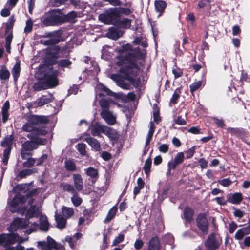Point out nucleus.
Here are the masks:
<instances>
[{"mask_svg": "<svg viewBox=\"0 0 250 250\" xmlns=\"http://www.w3.org/2000/svg\"><path fill=\"white\" fill-rule=\"evenodd\" d=\"M39 72L41 76L39 77L43 81L36 83L33 85V89L35 91H39L49 88H53L59 84L57 76L58 72L53 70L52 67L47 66H41Z\"/></svg>", "mask_w": 250, "mask_h": 250, "instance_id": "obj_1", "label": "nucleus"}, {"mask_svg": "<svg viewBox=\"0 0 250 250\" xmlns=\"http://www.w3.org/2000/svg\"><path fill=\"white\" fill-rule=\"evenodd\" d=\"M120 72L123 75L125 79L129 81L134 87H137L140 85V79L136 78L139 73V69L135 63H131L122 67Z\"/></svg>", "mask_w": 250, "mask_h": 250, "instance_id": "obj_2", "label": "nucleus"}, {"mask_svg": "<svg viewBox=\"0 0 250 250\" xmlns=\"http://www.w3.org/2000/svg\"><path fill=\"white\" fill-rule=\"evenodd\" d=\"M27 137L32 139V141H27L22 144L21 150V156L22 159H26V155H30L29 153H26L27 151H32L38 147L39 145H43L46 144V140L41 138H35L32 134H28Z\"/></svg>", "mask_w": 250, "mask_h": 250, "instance_id": "obj_3", "label": "nucleus"}, {"mask_svg": "<svg viewBox=\"0 0 250 250\" xmlns=\"http://www.w3.org/2000/svg\"><path fill=\"white\" fill-rule=\"evenodd\" d=\"M120 16L117 8H111L105 13L100 14L99 19L107 24H114L118 22Z\"/></svg>", "mask_w": 250, "mask_h": 250, "instance_id": "obj_4", "label": "nucleus"}, {"mask_svg": "<svg viewBox=\"0 0 250 250\" xmlns=\"http://www.w3.org/2000/svg\"><path fill=\"white\" fill-rule=\"evenodd\" d=\"M25 202V197L21 195H17L13 199L8 202L9 207L10 208V211L14 213L15 212H20L23 215L26 210V207H22L20 208V205H22Z\"/></svg>", "mask_w": 250, "mask_h": 250, "instance_id": "obj_5", "label": "nucleus"}, {"mask_svg": "<svg viewBox=\"0 0 250 250\" xmlns=\"http://www.w3.org/2000/svg\"><path fill=\"white\" fill-rule=\"evenodd\" d=\"M17 241L22 243L24 241L21 238H19L17 234H1L0 235V244L5 247L15 244Z\"/></svg>", "mask_w": 250, "mask_h": 250, "instance_id": "obj_6", "label": "nucleus"}, {"mask_svg": "<svg viewBox=\"0 0 250 250\" xmlns=\"http://www.w3.org/2000/svg\"><path fill=\"white\" fill-rule=\"evenodd\" d=\"M221 242L222 240L218 235L211 234L208 236L205 245L208 250H215L219 248Z\"/></svg>", "mask_w": 250, "mask_h": 250, "instance_id": "obj_7", "label": "nucleus"}, {"mask_svg": "<svg viewBox=\"0 0 250 250\" xmlns=\"http://www.w3.org/2000/svg\"><path fill=\"white\" fill-rule=\"evenodd\" d=\"M196 224L203 233L207 234L208 233V223L205 214L201 213L197 216Z\"/></svg>", "mask_w": 250, "mask_h": 250, "instance_id": "obj_8", "label": "nucleus"}, {"mask_svg": "<svg viewBox=\"0 0 250 250\" xmlns=\"http://www.w3.org/2000/svg\"><path fill=\"white\" fill-rule=\"evenodd\" d=\"M44 37L50 38L49 39L47 40H41V42L45 45H54L60 42V36L57 32L46 33Z\"/></svg>", "mask_w": 250, "mask_h": 250, "instance_id": "obj_9", "label": "nucleus"}, {"mask_svg": "<svg viewBox=\"0 0 250 250\" xmlns=\"http://www.w3.org/2000/svg\"><path fill=\"white\" fill-rule=\"evenodd\" d=\"M184 160V154L183 152H180L176 154L173 160L169 161L167 164L168 170L174 169L176 167L182 164Z\"/></svg>", "mask_w": 250, "mask_h": 250, "instance_id": "obj_10", "label": "nucleus"}, {"mask_svg": "<svg viewBox=\"0 0 250 250\" xmlns=\"http://www.w3.org/2000/svg\"><path fill=\"white\" fill-rule=\"evenodd\" d=\"M27 121L35 126V125L46 124L48 120L46 116L33 115L28 117Z\"/></svg>", "mask_w": 250, "mask_h": 250, "instance_id": "obj_11", "label": "nucleus"}, {"mask_svg": "<svg viewBox=\"0 0 250 250\" xmlns=\"http://www.w3.org/2000/svg\"><path fill=\"white\" fill-rule=\"evenodd\" d=\"M101 117L109 125H113L116 122V116L109 110L101 111Z\"/></svg>", "mask_w": 250, "mask_h": 250, "instance_id": "obj_12", "label": "nucleus"}, {"mask_svg": "<svg viewBox=\"0 0 250 250\" xmlns=\"http://www.w3.org/2000/svg\"><path fill=\"white\" fill-rule=\"evenodd\" d=\"M110 78L116 83L118 86L122 89L128 90L130 89V84L127 83L121 79V76L118 74H111Z\"/></svg>", "mask_w": 250, "mask_h": 250, "instance_id": "obj_13", "label": "nucleus"}, {"mask_svg": "<svg viewBox=\"0 0 250 250\" xmlns=\"http://www.w3.org/2000/svg\"><path fill=\"white\" fill-rule=\"evenodd\" d=\"M61 23H62V18L57 15H51L43 21V24L46 26H52Z\"/></svg>", "mask_w": 250, "mask_h": 250, "instance_id": "obj_14", "label": "nucleus"}, {"mask_svg": "<svg viewBox=\"0 0 250 250\" xmlns=\"http://www.w3.org/2000/svg\"><path fill=\"white\" fill-rule=\"evenodd\" d=\"M106 126L101 125L98 123L92 125L90 127L91 134L94 136H100L101 133L105 132Z\"/></svg>", "mask_w": 250, "mask_h": 250, "instance_id": "obj_15", "label": "nucleus"}, {"mask_svg": "<svg viewBox=\"0 0 250 250\" xmlns=\"http://www.w3.org/2000/svg\"><path fill=\"white\" fill-rule=\"evenodd\" d=\"M28 225V222L24 219L20 218H15L11 224V227L12 229L16 230L19 228H26Z\"/></svg>", "mask_w": 250, "mask_h": 250, "instance_id": "obj_16", "label": "nucleus"}, {"mask_svg": "<svg viewBox=\"0 0 250 250\" xmlns=\"http://www.w3.org/2000/svg\"><path fill=\"white\" fill-rule=\"evenodd\" d=\"M243 200L242 195L241 193L236 192L230 194L227 196V202L232 204H239Z\"/></svg>", "mask_w": 250, "mask_h": 250, "instance_id": "obj_17", "label": "nucleus"}, {"mask_svg": "<svg viewBox=\"0 0 250 250\" xmlns=\"http://www.w3.org/2000/svg\"><path fill=\"white\" fill-rule=\"evenodd\" d=\"M84 140L86 141L95 151H99L100 150V144L96 139L93 137H88L85 138Z\"/></svg>", "mask_w": 250, "mask_h": 250, "instance_id": "obj_18", "label": "nucleus"}, {"mask_svg": "<svg viewBox=\"0 0 250 250\" xmlns=\"http://www.w3.org/2000/svg\"><path fill=\"white\" fill-rule=\"evenodd\" d=\"M74 186L76 190L81 191L83 188V182L82 176L78 174L73 175Z\"/></svg>", "mask_w": 250, "mask_h": 250, "instance_id": "obj_19", "label": "nucleus"}, {"mask_svg": "<svg viewBox=\"0 0 250 250\" xmlns=\"http://www.w3.org/2000/svg\"><path fill=\"white\" fill-rule=\"evenodd\" d=\"M111 104H114V102L110 98L102 99L99 101V104L102 109L101 111L109 110V108Z\"/></svg>", "mask_w": 250, "mask_h": 250, "instance_id": "obj_20", "label": "nucleus"}, {"mask_svg": "<svg viewBox=\"0 0 250 250\" xmlns=\"http://www.w3.org/2000/svg\"><path fill=\"white\" fill-rule=\"evenodd\" d=\"M53 99V96L51 94L46 95H43L38 98L37 100V104L39 106H42L44 104L51 102Z\"/></svg>", "mask_w": 250, "mask_h": 250, "instance_id": "obj_21", "label": "nucleus"}, {"mask_svg": "<svg viewBox=\"0 0 250 250\" xmlns=\"http://www.w3.org/2000/svg\"><path fill=\"white\" fill-rule=\"evenodd\" d=\"M82 234L81 233H76L73 237L67 236L65 238V240L69 243L70 247L72 249H74L76 245V241L81 237Z\"/></svg>", "mask_w": 250, "mask_h": 250, "instance_id": "obj_22", "label": "nucleus"}, {"mask_svg": "<svg viewBox=\"0 0 250 250\" xmlns=\"http://www.w3.org/2000/svg\"><path fill=\"white\" fill-rule=\"evenodd\" d=\"M107 34L109 38L116 40L122 36L123 33L116 28L111 27L109 28Z\"/></svg>", "mask_w": 250, "mask_h": 250, "instance_id": "obj_23", "label": "nucleus"}, {"mask_svg": "<svg viewBox=\"0 0 250 250\" xmlns=\"http://www.w3.org/2000/svg\"><path fill=\"white\" fill-rule=\"evenodd\" d=\"M14 138L12 135H10L5 137L1 143V146L5 147V149L9 148L11 150V146L13 144Z\"/></svg>", "mask_w": 250, "mask_h": 250, "instance_id": "obj_24", "label": "nucleus"}, {"mask_svg": "<svg viewBox=\"0 0 250 250\" xmlns=\"http://www.w3.org/2000/svg\"><path fill=\"white\" fill-rule=\"evenodd\" d=\"M154 4L155 10L159 13L158 16H160L166 7V2L163 0H156Z\"/></svg>", "mask_w": 250, "mask_h": 250, "instance_id": "obj_25", "label": "nucleus"}, {"mask_svg": "<svg viewBox=\"0 0 250 250\" xmlns=\"http://www.w3.org/2000/svg\"><path fill=\"white\" fill-rule=\"evenodd\" d=\"M40 210L39 208L35 206H31L26 212V216L28 218L38 217L40 214Z\"/></svg>", "mask_w": 250, "mask_h": 250, "instance_id": "obj_26", "label": "nucleus"}, {"mask_svg": "<svg viewBox=\"0 0 250 250\" xmlns=\"http://www.w3.org/2000/svg\"><path fill=\"white\" fill-rule=\"evenodd\" d=\"M40 228L42 230L46 231L49 228V223L47 217L44 215H41L40 217Z\"/></svg>", "mask_w": 250, "mask_h": 250, "instance_id": "obj_27", "label": "nucleus"}, {"mask_svg": "<svg viewBox=\"0 0 250 250\" xmlns=\"http://www.w3.org/2000/svg\"><path fill=\"white\" fill-rule=\"evenodd\" d=\"M21 72V66L19 62H17L13 67L11 73L15 82L17 81Z\"/></svg>", "mask_w": 250, "mask_h": 250, "instance_id": "obj_28", "label": "nucleus"}, {"mask_svg": "<svg viewBox=\"0 0 250 250\" xmlns=\"http://www.w3.org/2000/svg\"><path fill=\"white\" fill-rule=\"evenodd\" d=\"M160 243L157 237H153L149 241L148 250H159Z\"/></svg>", "mask_w": 250, "mask_h": 250, "instance_id": "obj_29", "label": "nucleus"}, {"mask_svg": "<svg viewBox=\"0 0 250 250\" xmlns=\"http://www.w3.org/2000/svg\"><path fill=\"white\" fill-rule=\"evenodd\" d=\"M36 172L37 169L36 168L25 169L20 171L17 174V176L20 178H23L27 176L32 174L33 173H36Z\"/></svg>", "mask_w": 250, "mask_h": 250, "instance_id": "obj_30", "label": "nucleus"}, {"mask_svg": "<svg viewBox=\"0 0 250 250\" xmlns=\"http://www.w3.org/2000/svg\"><path fill=\"white\" fill-rule=\"evenodd\" d=\"M55 219L57 223V227L59 229H63L65 227L66 220L61 215L56 214Z\"/></svg>", "mask_w": 250, "mask_h": 250, "instance_id": "obj_31", "label": "nucleus"}, {"mask_svg": "<svg viewBox=\"0 0 250 250\" xmlns=\"http://www.w3.org/2000/svg\"><path fill=\"white\" fill-rule=\"evenodd\" d=\"M60 187L62 188L64 191L68 192L72 194H75L76 192L74 187L71 184L62 183L60 185Z\"/></svg>", "mask_w": 250, "mask_h": 250, "instance_id": "obj_32", "label": "nucleus"}, {"mask_svg": "<svg viewBox=\"0 0 250 250\" xmlns=\"http://www.w3.org/2000/svg\"><path fill=\"white\" fill-rule=\"evenodd\" d=\"M137 186L135 187L133 190V194L134 198L135 196L140 193V190L144 188V182L141 178H139L137 179Z\"/></svg>", "mask_w": 250, "mask_h": 250, "instance_id": "obj_33", "label": "nucleus"}, {"mask_svg": "<svg viewBox=\"0 0 250 250\" xmlns=\"http://www.w3.org/2000/svg\"><path fill=\"white\" fill-rule=\"evenodd\" d=\"M65 167L67 170L74 171L76 170L75 163L71 159H66L64 162Z\"/></svg>", "mask_w": 250, "mask_h": 250, "instance_id": "obj_34", "label": "nucleus"}, {"mask_svg": "<svg viewBox=\"0 0 250 250\" xmlns=\"http://www.w3.org/2000/svg\"><path fill=\"white\" fill-rule=\"evenodd\" d=\"M105 132L104 134L108 136L110 138L112 139H116L118 137V134L117 132L107 126L105 127Z\"/></svg>", "mask_w": 250, "mask_h": 250, "instance_id": "obj_35", "label": "nucleus"}, {"mask_svg": "<svg viewBox=\"0 0 250 250\" xmlns=\"http://www.w3.org/2000/svg\"><path fill=\"white\" fill-rule=\"evenodd\" d=\"M117 211V208L116 206L112 207L108 212V213L104 220L105 223L110 222L115 216Z\"/></svg>", "mask_w": 250, "mask_h": 250, "instance_id": "obj_36", "label": "nucleus"}, {"mask_svg": "<svg viewBox=\"0 0 250 250\" xmlns=\"http://www.w3.org/2000/svg\"><path fill=\"white\" fill-rule=\"evenodd\" d=\"M62 215L65 218H70L74 214V211L72 208L66 207H63L62 208Z\"/></svg>", "mask_w": 250, "mask_h": 250, "instance_id": "obj_37", "label": "nucleus"}, {"mask_svg": "<svg viewBox=\"0 0 250 250\" xmlns=\"http://www.w3.org/2000/svg\"><path fill=\"white\" fill-rule=\"evenodd\" d=\"M193 214V211L191 208H187L185 209L184 215L187 221L189 222L192 220Z\"/></svg>", "mask_w": 250, "mask_h": 250, "instance_id": "obj_38", "label": "nucleus"}, {"mask_svg": "<svg viewBox=\"0 0 250 250\" xmlns=\"http://www.w3.org/2000/svg\"><path fill=\"white\" fill-rule=\"evenodd\" d=\"M57 64L61 67L69 68L72 64V62L68 59H62L58 60Z\"/></svg>", "mask_w": 250, "mask_h": 250, "instance_id": "obj_39", "label": "nucleus"}, {"mask_svg": "<svg viewBox=\"0 0 250 250\" xmlns=\"http://www.w3.org/2000/svg\"><path fill=\"white\" fill-rule=\"evenodd\" d=\"M10 72L6 68H2L0 69V79L2 80H7L10 77Z\"/></svg>", "mask_w": 250, "mask_h": 250, "instance_id": "obj_40", "label": "nucleus"}, {"mask_svg": "<svg viewBox=\"0 0 250 250\" xmlns=\"http://www.w3.org/2000/svg\"><path fill=\"white\" fill-rule=\"evenodd\" d=\"M36 127L33 126L31 124H30L29 121L27 122L23 125L22 127V130L25 132H33L35 131Z\"/></svg>", "mask_w": 250, "mask_h": 250, "instance_id": "obj_41", "label": "nucleus"}, {"mask_svg": "<svg viewBox=\"0 0 250 250\" xmlns=\"http://www.w3.org/2000/svg\"><path fill=\"white\" fill-rule=\"evenodd\" d=\"M71 201L75 207H78L82 203V199L78 196V193L76 192L75 194H73V196L71 197Z\"/></svg>", "mask_w": 250, "mask_h": 250, "instance_id": "obj_42", "label": "nucleus"}, {"mask_svg": "<svg viewBox=\"0 0 250 250\" xmlns=\"http://www.w3.org/2000/svg\"><path fill=\"white\" fill-rule=\"evenodd\" d=\"M10 152H11V151L9 150V148L5 149L4 150L2 159V164L5 166H6L8 164Z\"/></svg>", "mask_w": 250, "mask_h": 250, "instance_id": "obj_43", "label": "nucleus"}, {"mask_svg": "<svg viewBox=\"0 0 250 250\" xmlns=\"http://www.w3.org/2000/svg\"><path fill=\"white\" fill-rule=\"evenodd\" d=\"M46 243L49 245L50 248L52 249H54L56 250H59L60 249V246L55 241L54 239L49 236L47 237Z\"/></svg>", "mask_w": 250, "mask_h": 250, "instance_id": "obj_44", "label": "nucleus"}, {"mask_svg": "<svg viewBox=\"0 0 250 250\" xmlns=\"http://www.w3.org/2000/svg\"><path fill=\"white\" fill-rule=\"evenodd\" d=\"M85 170L87 174L91 178H96L98 177V173L96 169L90 167Z\"/></svg>", "mask_w": 250, "mask_h": 250, "instance_id": "obj_45", "label": "nucleus"}, {"mask_svg": "<svg viewBox=\"0 0 250 250\" xmlns=\"http://www.w3.org/2000/svg\"><path fill=\"white\" fill-rule=\"evenodd\" d=\"M28 187L29 185L27 184L18 185L15 187V190L19 193L25 192Z\"/></svg>", "mask_w": 250, "mask_h": 250, "instance_id": "obj_46", "label": "nucleus"}, {"mask_svg": "<svg viewBox=\"0 0 250 250\" xmlns=\"http://www.w3.org/2000/svg\"><path fill=\"white\" fill-rule=\"evenodd\" d=\"M228 132L232 135H239L243 132V129L238 128L229 127L227 129Z\"/></svg>", "mask_w": 250, "mask_h": 250, "instance_id": "obj_47", "label": "nucleus"}, {"mask_svg": "<svg viewBox=\"0 0 250 250\" xmlns=\"http://www.w3.org/2000/svg\"><path fill=\"white\" fill-rule=\"evenodd\" d=\"M151 163L152 161L150 159H147L145 162L143 169L145 173L147 175H148L150 172Z\"/></svg>", "mask_w": 250, "mask_h": 250, "instance_id": "obj_48", "label": "nucleus"}, {"mask_svg": "<svg viewBox=\"0 0 250 250\" xmlns=\"http://www.w3.org/2000/svg\"><path fill=\"white\" fill-rule=\"evenodd\" d=\"M202 81H199L192 83L190 86V90L191 92L198 90L202 85Z\"/></svg>", "mask_w": 250, "mask_h": 250, "instance_id": "obj_49", "label": "nucleus"}, {"mask_svg": "<svg viewBox=\"0 0 250 250\" xmlns=\"http://www.w3.org/2000/svg\"><path fill=\"white\" fill-rule=\"evenodd\" d=\"M36 163V159L33 158H28L26 161L23 163L24 167H30L34 166Z\"/></svg>", "mask_w": 250, "mask_h": 250, "instance_id": "obj_50", "label": "nucleus"}, {"mask_svg": "<svg viewBox=\"0 0 250 250\" xmlns=\"http://www.w3.org/2000/svg\"><path fill=\"white\" fill-rule=\"evenodd\" d=\"M117 8L120 17L122 14L128 15L132 13L131 10L129 8H125L123 7H118Z\"/></svg>", "mask_w": 250, "mask_h": 250, "instance_id": "obj_51", "label": "nucleus"}, {"mask_svg": "<svg viewBox=\"0 0 250 250\" xmlns=\"http://www.w3.org/2000/svg\"><path fill=\"white\" fill-rule=\"evenodd\" d=\"M15 20L13 16H11L8 19L6 23V32H8L9 30H11L14 25Z\"/></svg>", "mask_w": 250, "mask_h": 250, "instance_id": "obj_52", "label": "nucleus"}, {"mask_svg": "<svg viewBox=\"0 0 250 250\" xmlns=\"http://www.w3.org/2000/svg\"><path fill=\"white\" fill-rule=\"evenodd\" d=\"M131 20L125 18L120 22V25L123 28H128L131 26Z\"/></svg>", "mask_w": 250, "mask_h": 250, "instance_id": "obj_53", "label": "nucleus"}, {"mask_svg": "<svg viewBox=\"0 0 250 250\" xmlns=\"http://www.w3.org/2000/svg\"><path fill=\"white\" fill-rule=\"evenodd\" d=\"M97 88L105 92V93L108 95H113V92L103 84H98L97 86Z\"/></svg>", "mask_w": 250, "mask_h": 250, "instance_id": "obj_54", "label": "nucleus"}, {"mask_svg": "<svg viewBox=\"0 0 250 250\" xmlns=\"http://www.w3.org/2000/svg\"><path fill=\"white\" fill-rule=\"evenodd\" d=\"M38 246L41 248L42 250H52L49 245L46 242L39 241L38 243Z\"/></svg>", "mask_w": 250, "mask_h": 250, "instance_id": "obj_55", "label": "nucleus"}, {"mask_svg": "<svg viewBox=\"0 0 250 250\" xmlns=\"http://www.w3.org/2000/svg\"><path fill=\"white\" fill-rule=\"evenodd\" d=\"M33 27V22L31 19H28L26 21V26L24 28V32L26 33H29L32 31Z\"/></svg>", "mask_w": 250, "mask_h": 250, "instance_id": "obj_56", "label": "nucleus"}, {"mask_svg": "<svg viewBox=\"0 0 250 250\" xmlns=\"http://www.w3.org/2000/svg\"><path fill=\"white\" fill-rule=\"evenodd\" d=\"M124 239V235L120 234L116 237L113 241L112 246H116L121 243Z\"/></svg>", "mask_w": 250, "mask_h": 250, "instance_id": "obj_57", "label": "nucleus"}, {"mask_svg": "<svg viewBox=\"0 0 250 250\" xmlns=\"http://www.w3.org/2000/svg\"><path fill=\"white\" fill-rule=\"evenodd\" d=\"M86 145L83 143H80L78 144V150L80 154L84 155L86 153L85 150Z\"/></svg>", "mask_w": 250, "mask_h": 250, "instance_id": "obj_58", "label": "nucleus"}, {"mask_svg": "<svg viewBox=\"0 0 250 250\" xmlns=\"http://www.w3.org/2000/svg\"><path fill=\"white\" fill-rule=\"evenodd\" d=\"M160 152L163 153H166L169 150V145L167 144H161L158 148Z\"/></svg>", "mask_w": 250, "mask_h": 250, "instance_id": "obj_59", "label": "nucleus"}, {"mask_svg": "<svg viewBox=\"0 0 250 250\" xmlns=\"http://www.w3.org/2000/svg\"><path fill=\"white\" fill-rule=\"evenodd\" d=\"M47 131L45 129L36 127L33 133L34 134V135L38 136L45 135Z\"/></svg>", "mask_w": 250, "mask_h": 250, "instance_id": "obj_60", "label": "nucleus"}, {"mask_svg": "<svg viewBox=\"0 0 250 250\" xmlns=\"http://www.w3.org/2000/svg\"><path fill=\"white\" fill-rule=\"evenodd\" d=\"M195 153V146H193L188 149L186 152V158L189 159L191 158Z\"/></svg>", "mask_w": 250, "mask_h": 250, "instance_id": "obj_61", "label": "nucleus"}, {"mask_svg": "<svg viewBox=\"0 0 250 250\" xmlns=\"http://www.w3.org/2000/svg\"><path fill=\"white\" fill-rule=\"evenodd\" d=\"M231 183V180L228 178L223 179L219 181V183L224 187H228Z\"/></svg>", "mask_w": 250, "mask_h": 250, "instance_id": "obj_62", "label": "nucleus"}, {"mask_svg": "<svg viewBox=\"0 0 250 250\" xmlns=\"http://www.w3.org/2000/svg\"><path fill=\"white\" fill-rule=\"evenodd\" d=\"M77 16V12L75 11H71L66 15V19L68 21H72Z\"/></svg>", "mask_w": 250, "mask_h": 250, "instance_id": "obj_63", "label": "nucleus"}, {"mask_svg": "<svg viewBox=\"0 0 250 250\" xmlns=\"http://www.w3.org/2000/svg\"><path fill=\"white\" fill-rule=\"evenodd\" d=\"M245 234L243 232V231L240 229L236 232L235 235V237L237 240H241L244 236H245Z\"/></svg>", "mask_w": 250, "mask_h": 250, "instance_id": "obj_64", "label": "nucleus"}]
</instances>
